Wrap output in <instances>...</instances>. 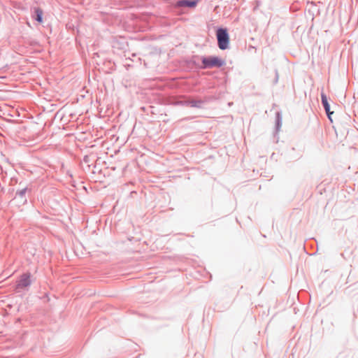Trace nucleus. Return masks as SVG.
<instances>
[{"label": "nucleus", "instance_id": "f257e3e1", "mask_svg": "<svg viewBox=\"0 0 358 358\" xmlns=\"http://www.w3.org/2000/svg\"><path fill=\"white\" fill-rule=\"evenodd\" d=\"M217 38L218 46L221 50H225L228 48L229 38L225 29H219L217 31Z\"/></svg>", "mask_w": 358, "mask_h": 358}, {"label": "nucleus", "instance_id": "f03ea898", "mask_svg": "<svg viewBox=\"0 0 358 358\" xmlns=\"http://www.w3.org/2000/svg\"><path fill=\"white\" fill-rule=\"evenodd\" d=\"M202 64L205 68L220 67L224 61L218 57H208L202 59Z\"/></svg>", "mask_w": 358, "mask_h": 358}, {"label": "nucleus", "instance_id": "423d86ee", "mask_svg": "<svg viewBox=\"0 0 358 358\" xmlns=\"http://www.w3.org/2000/svg\"><path fill=\"white\" fill-rule=\"evenodd\" d=\"M36 20L39 22H42V15H43V11L40 8H37L36 10Z\"/></svg>", "mask_w": 358, "mask_h": 358}, {"label": "nucleus", "instance_id": "20e7f679", "mask_svg": "<svg viewBox=\"0 0 358 358\" xmlns=\"http://www.w3.org/2000/svg\"><path fill=\"white\" fill-rule=\"evenodd\" d=\"M197 3L196 1L182 0L178 2V6L194 7Z\"/></svg>", "mask_w": 358, "mask_h": 358}, {"label": "nucleus", "instance_id": "39448f33", "mask_svg": "<svg viewBox=\"0 0 358 358\" xmlns=\"http://www.w3.org/2000/svg\"><path fill=\"white\" fill-rule=\"evenodd\" d=\"M321 98H322V103L323 104L324 109H327V108H329V104L328 103L327 96L324 93H322Z\"/></svg>", "mask_w": 358, "mask_h": 358}, {"label": "nucleus", "instance_id": "0eeeda50", "mask_svg": "<svg viewBox=\"0 0 358 358\" xmlns=\"http://www.w3.org/2000/svg\"><path fill=\"white\" fill-rule=\"evenodd\" d=\"M201 101H191L190 102V106H192V107H199L201 104Z\"/></svg>", "mask_w": 358, "mask_h": 358}, {"label": "nucleus", "instance_id": "6e6552de", "mask_svg": "<svg viewBox=\"0 0 358 358\" xmlns=\"http://www.w3.org/2000/svg\"><path fill=\"white\" fill-rule=\"evenodd\" d=\"M325 111H326V113H327V115H328V117H329V120L332 122V120H331V115L334 113V112H331V111H330V107H329V108H327V109H325Z\"/></svg>", "mask_w": 358, "mask_h": 358}, {"label": "nucleus", "instance_id": "7ed1b4c3", "mask_svg": "<svg viewBox=\"0 0 358 358\" xmlns=\"http://www.w3.org/2000/svg\"><path fill=\"white\" fill-rule=\"evenodd\" d=\"M30 284V275L29 274H23L17 281V287L24 288Z\"/></svg>", "mask_w": 358, "mask_h": 358}]
</instances>
